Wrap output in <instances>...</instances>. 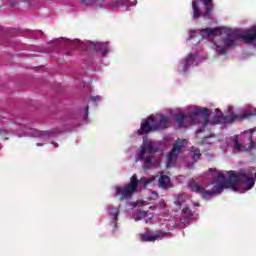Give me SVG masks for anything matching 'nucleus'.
Wrapping results in <instances>:
<instances>
[{"label": "nucleus", "mask_w": 256, "mask_h": 256, "mask_svg": "<svg viewBox=\"0 0 256 256\" xmlns=\"http://www.w3.org/2000/svg\"><path fill=\"white\" fill-rule=\"evenodd\" d=\"M147 217V211L145 210H135L133 212V218L135 221H141V219H145Z\"/></svg>", "instance_id": "obj_16"}, {"label": "nucleus", "mask_w": 256, "mask_h": 256, "mask_svg": "<svg viewBox=\"0 0 256 256\" xmlns=\"http://www.w3.org/2000/svg\"><path fill=\"white\" fill-rule=\"evenodd\" d=\"M158 183L159 187H162V189H167V187H169V183H171V178L167 175H161Z\"/></svg>", "instance_id": "obj_15"}, {"label": "nucleus", "mask_w": 256, "mask_h": 256, "mask_svg": "<svg viewBox=\"0 0 256 256\" xmlns=\"http://www.w3.org/2000/svg\"><path fill=\"white\" fill-rule=\"evenodd\" d=\"M145 153H148L149 155H153V153H157V150L154 149L153 143L147 142L143 144L139 154L140 161H143V159H145Z\"/></svg>", "instance_id": "obj_11"}, {"label": "nucleus", "mask_w": 256, "mask_h": 256, "mask_svg": "<svg viewBox=\"0 0 256 256\" xmlns=\"http://www.w3.org/2000/svg\"><path fill=\"white\" fill-rule=\"evenodd\" d=\"M215 5L213 4V0H193L192 1V19H205L209 21L211 19V15H213V9Z\"/></svg>", "instance_id": "obj_5"}, {"label": "nucleus", "mask_w": 256, "mask_h": 256, "mask_svg": "<svg viewBox=\"0 0 256 256\" xmlns=\"http://www.w3.org/2000/svg\"><path fill=\"white\" fill-rule=\"evenodd\" d=\"M85 115H86V117L89 115V106L86 107Z\"/></svg>", "instance_id": "obj_28"}, {"label": "nucleus", "mask_w": 256, "mask_h": 256, "mask_svg": "<svg viewBox=\"0 0 256 256\" xmlns=\"http://www.w3.org/2000/svg\"><path fill=\"white\" fill-rule=\"evenodd\" d=\"M152 160H153V157L151 155L146 156V158L144 159V164L146 169H151Z\"/></svg>", "instance_id": "obj_21"}, {"label": "nucleus", "mask_w": 256, "mask_h": 256, "mask_svg": "<svg viewBox=\"0 0 256 256\" xmlns=\"http://www.w3.org/2000/svg\"><path fill=\"white\" fill-rule=\"evenodd\" d=\"M87 47L97 53H101L103 57L109 53V43L107 42H88Z\"/></svg>", "instance_id": "obj_10"}, {"label": "nucleus", "mask_w": 256, "mask_h": 256, "mask_svg": "<svg viewBox=\"0 0 256 256\" xmlns=\"http://www.w3.org/2000/svg\"><path fill=\"white\" fill-rule=\"evenodd\" d=\"M140 183H143V185H149L150 181L145 177H142L139 180L137 178V174H133L128 184L114 187L115 197H118L119 201H129V199H133V196L137 193V189H139Z\"/></svg>", "instance_id": "obj_4"}, {"label": "nucleus", "mask_w": 256, "mask_h": 256, "mask_svg": "<svg viewBox=\"0 0 256 256\" xmlns=\"http://www.w3.org/2000/svg\"><path fill=\"white\" fill-rule=\"evenodd\" d=\"M229 111H231V107H229Z\"/></svg>", "instance_id": "obj_38"}, {"label": "nucleus", "mask_w": 256, "mask_h": 256, "mask_svg": "<svg viewBox=\"0 0 256 256\" xmlns=\"http://www.w3.org/2000/svg\"><path fill=\"white\" fill-rule=\"evenodd\" d=\"M224 33H226V37L222 38V43L227 49L237 47V41H243V43L249 44H253L256 41V25L246 31L224 28Z\"/></svg>", "instance_id": "obj_2"}, {"label": "nucleus", "mask_w": 256, "mask_h": 256, "mask_svg": "<svg viewBox=\"0 0 256 256\" xmlns=\"http://www.w3.org/2000/svg\"><path fill=\"white\" fill-rule=\"evenodd\" d=\"M67 55H71V54L68 52Z\"/></svg>", "instance_id": "obj_37"}, {"label": "nucleus", "mask_w": 256, "mask_h": 256, "mask_svg": "<svg viewBox=\"0 0 256 256\" xmlns=\"http://www.w3.org/2000/svg\"><path fill=\"white\" fill-rule=\"evenodd\" d=\"M82 5H87V0H79Z\"/></svg>", "instance_id": "obj_27"}, {"label": "nucleus", "mask_w": 256, "mask_h": 256, "mask_svg": "<svg viewBox=\"0 0 256 256\" xmlns=\"http://www.w3.org/2000/svg\"><path fill=\"white\" fill-rule=\"evenodd\" d=\"M37 146H38V147H41V144L38 143Z\"/></svg>", "instance_id": "obj_34"}, {"label": "nucleus", "mask_w": 256, "mask_h": 256, "mask_svg": "<svg viewBox=\"0 0 256 256\" xmlns=\"http://www.w3.org/2000/svg\"><path fill=\"white\" fill-rule=\"evenodd\" d=\"M167 235H169V233L163 232L162 230L154 233L145 232L140 234V241H142V243H155V241L163 239L164 237H167Z\"/></svg>", "instance_id": "obj_7"}, {"label": "nucleus", "mask_w": 256, "mask_h": 256, "mask_svg": "<svg viewBox=\"0 0 256 256\" xmlns=\"http://www.w3.org/2000/svg\"><path fill=\"white\" fill-rule=\"evenodd\" d=\"M251 115H256V109L251 113Z\"/></svg>", "instance_id": "obj_30"}, {"label": "nucleus", "mask_w": 256, "mask_h": 256, "mask_svg": "<svg viewBox=\"0 0 256 256\" xmlns=\"http://www.w3.org/2000/svg\"><path fill=\"white\" fill-rule=\"evenodd\" d=\"M202 117L203 127H207L209 125V117H211V110L209 108L195 109L190 112L188 115H184L183 113L178 114L175 118V123L179 129L190 127V125H195L197 123V118Z\"/></svg>", "instance_id": "obj_3"}, {"label": "nucleus", "mask_w": 256, "mask_h": 256, "mask_svg": "<svg viewBox=\"0 0 256 256\" xmlns=\"http://www.w3.org/2000/svg\"><path fill=\"white\" fill-rule=\"evenodd\" d=\"M11 6H12V7H15V2H12V3H11Z\"/></svg>", "instance_id": "obj_31"}, {"label": "nucleus", "mask_w": 256, "mask_h": 256, "mask_svg": "<svg viewBox=\"0 0 256 256\" xmlns=\"http://www.w3.org/2000/svg\"><path fill=\"white\" fill-rule=\"evenodd\" d=\"M91 101H94V103L97 101H101V96H92Z\"/></svg>", "instance_id": "obj_25"}, {"label": "nucleus", "mask_w": 256, "mask_h": 256, "mask_svg": "<svg viewBox=\"0 0 256 256\" xmlns=\"http://www.w3.org/2000/svg\"><path fill=\"white\" fill-rule=\"evenodd\" d=\"M182 213L184 214L185 219H191L193 217V211H191L189 207L183 208Z\"/></svg>", "instance_id": "obj_19"}, {"label": "nucleus", "mask_w": 256, "mask_h": 256, "mask_svg": "<svg viewBox=\"0 0 256 256\" xmlns=\"http://www.w3.org/2000/svg\"><path fill=\"white\" fill-rule=\"evenodd\" d=\"M256 173L253 176V172L250 170H241L240 172L230 171L228 172V179H225V174L219 173L215 181V191L205 190L203 186H199L195 181L189 183L190 190L193 193L201 195L202 199H211L213 195L221 193L223 189H232V191H239L237 186L242 183L246 186V190L253 189L255 187Z\"/></svg>", "instance_id": "obj_1"}, {"label": "nucleus", "mask_w": 256, "mask_h": 256, "mask_svg": "<svg viewBox=\"0 0 256 256\" xmlns=\"http://www.w3.org/2000/svg\"><path fill=\"white\" fill-rule=\"evenodd\" d=\"M118 4L125 7H131V5H137V1L131 2L130 0H119Z\"/></svg>", "instance_id": "obj_20"}, {"label": "nucleus", "mask_w": 256, "mask_h": 256, "mask_svg": "<svg viewBox=\"0 0 256 256\" xmlns=\"http://www.w3.org/2000/svg\"><path fill=\"white\" fill-rule=\"evenodd\" d=\"M197 207H199V203L198 204H195Z\"/></svg>", "instance_id": "obj_36"}, {"label": "nucleus", "mask_w": 256, "mask_h": 256, "mask_svg": "<svg viewBox=\"0 0 256 256\" xmlns=\"http://www.w3.org/2000/svg\"><path fill=\"white\" fill-rule=\"evenodd\" d=\"M183 153V142L177 141L173 144L172 150L166 155V167H171L177 163V158Z\"/></svg>", "instance_id": "obj_6"}, {"label": "nucleus", "mask_w": 256, "mask_h": 256, "mask_svg": "<svg viewBox=\"0 0 256 256\" xmlns=\"http://www.w3.org/2000/svg\"><path fill=\"white\" fill-rule=\"evenodd\" d=\"M108 209L110 211V215H112V223L114 227H117V217H119V208L109 207Z\"/></svg>", "instance_id": "obj_17"}, {"label": "nucleus", "mask_w": 256, "mask_h": 256, "mask_svg": "<svg viewBox=\"0 0 256 256\" xmlns=\"http://www.w3.org/2000/svg\"><path fill=\"white\" fill-rule=\"evenodd\" d=\"M36 137H43V132L36 131Z\"/></svg>", "instance_id": "obj_26"}, {"label": "nucleus", "mask_w": 256, "mask_h": 256, "mask_svg": "<svg viewBox=\"0 0 256 256\" xmlns=\"http://www.w3.org/2000/svg\"><path fill=\"white\" fill-rule=\"evenodd\" d=\"M162 205H164V206H165V202H162Z\"/></svg>", "instance_id": "obj_35"}, {"label": "nucleus", "mask_w": 256, "mask_h": 256, "mask_svg": "<svg viewBox=\"0 0 256 256\" xmlns=\"http://www.w3.org/2000/svg\"><path fill=\"white\" fill-rule=\"evenodd\" d=\"M201 33L207 35V37H215V35H221L223 31L220 28H205L202 29Z\"/></svg>", "instance_id": "obj_13"}, {"label": "nucleus", "mask_w": 256, "mask_h": 256, "mask_svg": "<svg viewBox=\"0 0 256 256\" xmlns=\"http://www.w3.org/2000/svg\"><path fill=\"white\" fill-rule=\"evenodd\" d=\"M153 131H157V127L155 126V117L150 116L142 121L138 135H147Z\"/></svg>", "instance_id": "obj_8"}, {"label": "nucleus", "mask_w": 256, "mask_h": 256, "mask_svg": "<svg viewBox=\"0 0 256 256\" xmlns=\"http://www.w3.org/2000/svg\"><path fill=\"white\" fill-rule=\"evenodd\" d=\"M234 142V151H237L238 153L241 151H249L247 150V147L239 142V136H235L233 138Z\"/></svg>", "instance_id": "obj_14"}, {"label": "nucleus", "mask_w": 256, "mask_h": 256, "mask_svg": "<svg viewBox=\"0 0 256 256\" xmlns=\"http://www.w3.org/2000/svg\"><path fill=\"white\" fill-rule=\"evenodd\" d=\"M195 62V56L193 54H189L184 62V71H187L191 65Z\"/></svg>", "instance_id": "obj_18"}, {"label": "nucleus", "mask_w": 256, "mask_h": 256, "mask_svg": "<svg viewBox=\"0 0 256 256\" xmlns=\"http://www.w3.org/2000/svg\"><path fill=\"white\" fill-rule=\"evenodd\" d=\"M154 125L156 127V131L167 129L169 127V118H167L165 115H160L159 121L154 118Z\"/></svg>", "instance_id": "obj_12"}, {"label": "nucleus", "mask_w": 256, "mask_h": 256, "mask_svg": "<svg viewBox=\"0 0 256 256\" xmlns=\"http://www.w3.org/2000/svg\"><path fill=\"white\" fill-rule=\"evenodd\" d=\"M216 51L220 55H227V48H226V46H216Z\"/></svg>", "instance_id": "obj_22"}, {"label": "nucleus", "mask_w": 256, "mask_h": 256, "mask_svg": "<svg viewBox=\"0 0 256 256\" xmlns=\"http://www.w3.org/2000/svg\"><path fill=\"white\" fill-rule=\"evenodd\" d=\"M67 45H71V42L67 41Z\"/></svg>", "instance_id": "obj_33"}, {"label": "nucleus", "mask_w": 256, "mask_h": 256, "mask_svg": "<svg viewBox=\"0 0 256 256\" xmlns=\"http://www.w3.org/2000/svg\"><path fill=\"white\" fill-rule=\"evenodd\" d=\"M248 141H250V145L248 146L249 149H255V142L253 141V137H249Z\"/></svg>", "instance_id": "obj_24"}, {"label": "nucleus", "mask_w": 256, "mask_h": 256, "mask_svg": "<svg viewBox=\"0 0 256 256\" xmlns=\"http://www.w3.org/2000/svg\"><path fill=\"white\" fill-rule=\"evenodd\" d=\"M242 119H247V115H237V114H232L231 116H225L221 112L220 115H217L214 117V125H218L219 123H235V121L239 120L241 121Z\"/></svg>", "instance_id": "obj_9"}, {"label": "nucleus", "mask_w": 256, "mask_h": 256, "mask_svg": "<svg viewBox=\"0 0 256 256\" xmlns=\"http://www.w3.org/2000/svg\"><path fill=\"white\" fill-rule=\"evenodd\" d=\"M201 131H202V130H201V129H199V130H197V131H196V133H201Z\"/></svg>", "instance_id": "obj_32"}, {"label": "nucleus", "mask_w": 256, "mask_h": 256, "mask_svg": "<svg viewBox=\"0 0 256 256\" xmlns=\"http://www.w3.org/2000/svg\"><path fill=\"white\" fill-rule=\"evenodd\" d=\"M52 145H54V147H59V144H57V142H53Z\"/></svg>", "instance_id": "obj_29"}, {"label": "nucleus", "mask_w": 256, "mask_h": 256, "mask_svg": "<svg viewBox=\"0 0 256 256\" xmlns=\"http://www.w3.org/2000/svg\"><path fill=\"white\" fill-rule=\"evenodd\" d=\"M192 153V159L195 161V159H199L201 157V151L200 150H191Z\"/></svg>", "instance_id": "obj_23"}]
</instances>
